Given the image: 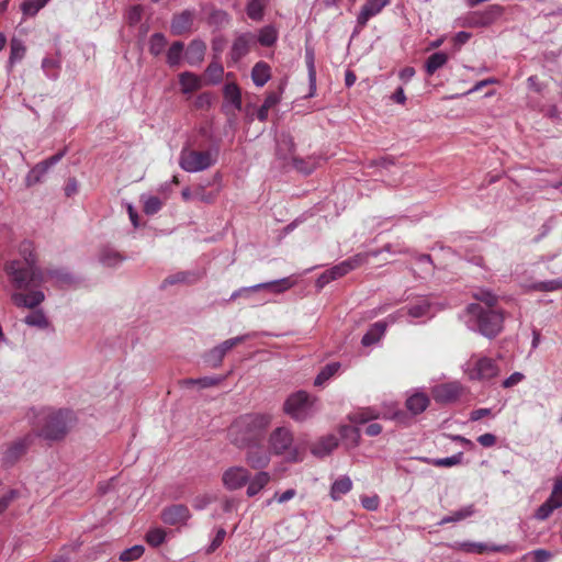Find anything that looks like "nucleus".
I'll return each mask as SVG.
<instances>
[{
    "label": "nucleus",
    "mask_w": 562,
    "mask_h": 562,
    "mask_svg": "<svg viewBox=\"0 0 562 562\" xmlns=\"http://www.w3.org/2000/svg\"><path fill=\"white\" fill-rule=\"evenodd\" d=\"M33 244L23 241L20 245V254L23 261L13 260L5 266V271L12 285L16 290L29 291V293L14 292L11 300L19 307L35 308L44 300L45 295L41 290H32L45 282L43 271L36 266V258L33 254Z\"/></svg>",
    "instance_id": "obj_1"
},
{
    "label": "nucleus",
    "mask_w": 562,
    "mask_h": 562,
    "mask_svg": "<svg viewBox=\"0 0 562 562\" xmlns=\"http://www.w3.org/2000/svg\"><path fill=\"white\" fill-rule=\"evenodd\" d=\"M272 417L251 413L237 417L228 428V439L238 449L263 443Z\"/></svg>",
    "instance_id": "obj_2"
},
{
    "label": "nucleus",
    "mask_w": 562,
    "mask_h": 562,
    "mask_svg": "<svg viewBox=\"0 0 562 562\" xmlns=\"http://www.w3.org/2000/svg\"><path fill=\"white\" fill-rule=\"evenodd\" d=\"M27 419L36 436L45 440L57 441L67 435L72 420V412L68 409L55 411L48 407L32 408L27 413Z\"/></svg>",
    "instance_id": "obj_3"
},
{
    "label": "nucleus",
    "mask_w": 562,
    "mask_h": 562,
    "mask_svg": "<svg viewBox=\"0 0 562 562\" xmlns=\"http://www.w3.org/2000/svg\"><path fill=\"white\" fill-rule=\"evenodd\" d=\"M467 312L470 316V327L477 330L487 338L496 337L503 329L504 315L494 308H484L482 305L472 303L468 305Z\"/></svg>",
    "instance_id": "obj_4"
},
{
    "label": "nucleus",
    "mask_w": 562,
    "mask_h": 562,
    "mask_svg": "<svg viewBox=\"0 0 562 562\" xmlns=\"http://www.w3.org/2000/svg\"><path fill=\"white\" fill-rule=\"evenodd\" d=\"M217 155V148L203 151L183 148L179 156V165L187 172L203 171L215 165Z\"/></svg>",
    "instance_id": "obj_5"
},
{
    "label": "nucleus",
    "mask_w": 562,
    "mask_h": 562,
    "mask_svg": "<svg viewBox=\"0 0 562 562\" xmlns=\"http://www.w3.org/2000/svg\"><path fill=\"white\" fill-rule=\"evenodd\" d=\"M269 449L277 456L288 453V461L297 462L302 460L301 451L293 447L292 431L286 427H278L270 434Z\"/></svg>",
    "instance_id": "obj_6"
},
{
    "label": "nucleus",
    "mask_w": 562,
    "mask_h": 562,
    "mask_svg": "<svg viewBox=\"0 0 562 562\" xmlns=\"http://www.w3.org/2000/svg\"><path fill=\"white\" fill-rule=\"evenodd\" d=\"M315 400L305 391H297L288 396L283 404V411L292 419L304 422L314 414Z\"/></svg>",
    "instance_id": "obj_7"
},
{
    "label": "nucleus",
    "mask_w": 562,
    "mask_h": 562,
    "mask_svg": "<svg viewBox=\"0 0 562 562\" xmlns=\"http://www.w3.org/2000/svg\"><path fill=\"white\" fill-rule=\"evenodd\" d=\"M292 286V282L288 278L273 280L269 282L258 283L251 286L240 288L232 293L231 300H236L239 296L250 297L255 292L261 290H269L273 293H281Z\"/></svg>",
    "instance_id": "obj_8"
},
{
    "label": "nucleus",
    "mask_w": 562,
    "mask_h": 562,
    "mask_svg": "<svg viewBox=\"0 0 562 562\" xmlns=\"http://www.w3.org/2000/svg\"><path fill=\"white\" fill-rule=\"evenodd\" d=\"M411 316L413 318L431 317V303L426 297H420L414 303L402 307L394 315H390L387 319L394 323L397 317Z\"/></svg>",
    "instance_id": "obj_9"
},
{
    "label": "nucleus",
    "mask_w": 562,
    "mask_h": 562,
    "mask_svg": "<svg viewBox=\"0 0 562 562\" xmlns=\"http://www.w3.org/2000/svg\"><path fill=\"white\" fill-rule=\"evenodd\" d=\"M499 373V367L494 359L482 357L477 359L474 367L469 370L471 380L488 381L496 378Z\"/></svg>",
    "instance_id": "obj_10"
},
{
    "label": "nucleus",
    "mask_w": 562,
    "mask_h": 562,
    "mask_svg": "<svg viewBox=\"0 0 562 562\" xmlns=\"http://www.w3.org/2000/svg\"><path fill=\"white\" fill-rule=\"evenodd\" d=\"M560 507H562V479L555 482L551 495L538 507L535 517L538 520H546L554 509Z\"/></svg>",
    "instance_id": "obj_11"
},
{
    "label": "nucleus",
    "mask_w": 562,
    "mask_h": 562,
    "mask_svg": "<svg viewBox=\"0 0 562 562\" xmlns=\"http://www.w3.org/2000/svg\"><path fill=\"white\" fill-rule=\"evenodd\" d=\"M33 442V435L29 434L23 438L16 439L8 446L2 456V462L7 467H11L16 463L22 456L25 454L27 448Z\"/></svg>",
    "instance_id": "obj_12"
},
{
    "label": "nucleus",
    "mask_w": 562,
    "mask_h": 562,
    "mask_svg": "<svg viewBox=\"0 0 562 562\" xmlns=\"http://www.w3.org/2000/svg\"><path fill=\"white\" fill-rule=\"evenodd\" d=\"M250 479L249 471L244 467H231L222 476L223 485L229 491H236L245 486Z\"/></svg>",
    "instance_id": "obj_13"
},
{
    "label": "nucleus",
    "mask_w": 562,
    "mask_h": 562,
    "mask_svg": "<svg viewBox=\"0 0 562 562\" xmlns=\"http://www.w3.org/2000/svg\"><path fill=\"white\" fill-rule=\"evenodd\" d=\"M256 43V36L251 32H245L237 34L229 52V56L233 63H238L249 52L251 46Z\"/></svg>",
    "instance_id": "obj_14"
},
{
    "label": "nucleus",
    "mask_w": 562,
    "mask_h": 562,
    "mask_svg": "<svg viewBox=\"0 0 562 562\" xmlns=\"http://www.w3.org/2000/svg\"><path fill=\"white\" fill-rule=\"evenodd\" d=\"M462 393V386L458 382H449L432 387L431 394L437 403L447 404L456 402Z\"/></svg>",
    "instance_id": "obj_15"
},
{
    "label": "nucleus",
    "mask_w": 562,
    "mask_h": 562,
    "mask_svg": "<svg viewBox=\"0 0 562 562\" xmlns=\"http://www.w3.org/2000/svg\"><path fill=\"white\" fill-rule=\"evenodd\" d=\"M65 154L66 149H63L33 167L26 176V184L33 186L41 182L48 169L56 165L65 156Z\"/></svg>",
    "instance_id": "obj_16"
},
{
    "label": "nucleus",
    "mask_w": 562,
    "mask_h": 562,
    "mask_svg": "<svg viewBox=\"0 0 562 562\" xmlns=\"http://www.w3.org/2000/svg\"><path fill=\"white\" fill-rule=\"evenodd\" d=\"M245 461L254 470H261L270 463V452L265 449L263 445L248 446Z\"/></svg>",
    "instance_id": "obj_17"
},
{
    "label": "nucleus",
    "mask_w": 562,
    "mask_h": 562,
    "mask_svg": "<svg viewBox=\"0 0 562 562\" xmlns=\"http://www.w3.org/2000/svg\"><path fill=\"white\" fill-rule=\"evenodd\" d=\"M191 517L189 508L183 504L168 506L161 512V519L165 524L175 526L184 524Z\"/></svg>",
    "instance_id": "obj_18"
},
{
    "label": "nucleus",
    "mask_w": 562,
    "mask_h": 562,
    "mask_svg": "<svg viewBox=\"0 0 562 562\" xmlns=\"http://www.w3.org/2000/svg\"><path fill=\"white\" fill-rule=\"evenodd\" d=\"M195 19L193 10H183L172 16L170 30L173 35H182L192 31Z\"/></svg>",
    "instance_id": "obj_19"
},
{
    "label": "nucleus",
    "mask_w": 562,
    "mask_h": 562,
    "mask_svg": "<svg viewBox=\"0 0 562 562\" xmlns=\"http://www.w3.org/2000/svg\"><path fill=\"white\" fill-rule=\"evenodd\" d=\"M390 2L391 0H367L357 16L358 27L363 29L368 21L379 14Z\"/></svg>",
    "instance_id": "obj_20"
},
{
    "label": "nucleus",
    "mask_w": 562,
    "mask_h": 562,
    "mask_svg": "<svg viewBox=\"0 0 562 562\" xmlns=\"http://www.w3.org/2000/svg\"><path fill=\"white\" fill-rule=\"evenodd\" d=\"M205 52L206 44L202 40L195 38L188 45L184 58L190 66H198L203 61Z\"/></svg>",
    "instance_id": "obj_21"
},
{
    "label": "nucleus",
    "mask_w": 562,
    "mask_h": 562,
    "mask_svg": "<svg viewBox=\"0 0 562 562\" xmlns=\"http://www.w3.org/2000/svg\"><path fill=\"white\" fill-rule=\"evenodd\" d=\"M276 155L279 159L288 160L292 159V155L295 150V143L293 137L289 133H281L277 136Z\"/></svg>",
    "instance_id": "obj_22"
},
{
    "label": "nucleus",
    "mask_w": 562,
    "mask_h": 562,
    "mask_svg": "<svg viewBox=\"0 0 562 562\" xmlns=\"http://www.w3.org/2000/svg\"><path fill=\"white\" fill-rule=\"evenodd\" d=\"M98 259L102 266L108 268H116L125 261V257L110 246H104L99 250Z\"/></svg>",
    "instance_id": "obj_23"
},
{
    "label": "nucleus",
    "mask_w": 562,
    "mask_h": 562,
    "mask_svg": "<svg viewBox=\"0 0 562 562\" xmlns=\"http://www.w3.org/2000/svg\"><path fill=\"white\" fill-rule=\"evenodd\" d=\"M361 262H362V257L360 255H357L353 258L341 261L340 263L328 269L327 271H328V274L330 277H333V281H334L340 277H344L351 270L356 269L358 266H360Z\"/></svg>",
    "instance_id": "obj_24"
},
{
    "label": "nucleus",
    "mask_w": 562,
    "mask_h": 562,
    "mask_svg": "<svg viewBox=\"0 0 562 562\" xmlns=\"http://www.w3.org/2000/svg\"><path fill=\"white\" fill-rule=\"evenodd\" d=\"M45 276V281L47 278L54 279L58 285H72L79 282V280L71 274L66 269L61 268H54V269H47L45 272H43Z\"/></svg>",
    "instance_id": "obj_25"
},
{
    "label": "nucleus",
    "mask_w": 562,
    "mask_h": 562,
    "mask_svg": "<svg viewBox=\"0 0 562 562\" xmlns=\"http://www.w3.org/2000/svg\"><path fill=\"white\" fill-rule=\"evenodd\" d=\"M271 476L266 471H259L254 477L248 481V487L246 494L248 497L256 496L262 488H265L270 482Z\"/></svg>",
    "instance_id": "obj_26"
},
{
    "label": "nucleus",
    "mask_w": 562,
    "mask_h": 562,
    "mask_svg": "<svg viewBox=\"0 0 562 562\" xmlns=\"http://www.w3.org/2000/svg\"><path fill=\"white\" fill-rule=\"evenodd\" d=\"M271 78L270 66L265 61H258L251 69V79L257 87H263Z\"/></svg>",
    "instance_id": "obj_27"
},
{
    "label": "nucleus",
    "mask_w": 562,
    "mask_h": 562,
    "mask_svg": "<svg viewBox=\"0 0 562 562\" xmlns=\"http://www.w3.org/2000/svg\"><path fill=\"white\" fill-rule=\"evenodd\" d=\"M385 329H386L385 322L374 323L373 325H371L369 330L363 335V337L361 339V344L364 347H369V346L376 344L384 335Z\"/></svg>",
    "instance_id": "obj_28"
},
{
    "label": "nucleus",
    "mask_w": 562,
    "mask_h": 562,
    "mask_svg": "<svg viewBox=\"0 0 562 562\" xmlns=\"http://www.w3.org/2000/svg\"><path fill=\"white\" fill-rule=\"evenodd\" d=\"M179 83L184 94L192 93L202 87L200 77L190 71H184L179 76Z\"/></svg>",
    "instance_id": "obj_29"
},
{
    "label": "nucleus",
    "mask_w": 562,
    "mask_h": 562,
    "mask_svg": "<svg viewBox=\"0 0 562 562\" xmlns=\"http://www.w3.org/2000/svg\"><path fill=\"white\" fill-rule=\"evenodd\" d=\"M199 276L195 272L192 271H179L175 274H171L167 277L161 285L160 289H166L168 285H175L179 283H193L198 280Z\"/></svg>",
    "instance_id": "obj_30"
},
{
    "label": "nucleus",
    "mask_w": 562,
    "mask_h": 562,
    "mask_svg": "<svg viewBox=\"0 0 562 562\" xmlns=\"http://www.w3.org/2000/svg\"><path fill=\"white\" fill-rule=\"evenodd\" d=\"M337 446V438L335 436H327L313 446L312 453L315 457L323 458L329 454Z\"/></svg>",
    "instance_id": "obj_31"
},
{
    "label": "nucleus",
    "mask_w": 562,
    "mask_h": 562,
    "mask_svg": "<svg viewBox=\"0 0 562 562\" xmlns=\"http://www.w3.org/2000/svg\"><path fill=\"white\" fill-rule=\"evenodd\" d=\"M429 405V398L424 393H415L406 401L407 409L414 415L423 413Z\"/></svg>",
    "instance_id": "obj_32"
},
{
    "label": "nucleus",
    "mask_w": 562,
    "mask_h": 562,
    "mask_svg": "<svg viewBox=\"0 0 562 562\" xmlns=\"http://www.w3.org/2000/svg\"><path fill=\"white\" fill-rule=\"evenodd\" d=\"M305 61L308 72L310 94L313 97L316 90V69H315V55L314 49L306 47L305 49Z\"/></svg>",
    "instance_id": "obj_33"
},
{
    "label": "nucleus",
    "mask_w": 562,
    "mask_h": 562,
    "mask_svg": "<svg viewBox=\"0 0 562 562\" xmlns=\"http://www.w3.org/2000/svg\"><path fill=\"white\" fill-rule=\"evenodd\" d=\"M352 487V482L349 476H340L337 479L330 488V496L333 499L337 501L342 495L347 494Z\"/></svg>",
    "instance_id": "obj_34"
},
{
    "label": "nucleus",
    "mask_w": 562,
    "mask_h": 562,
    "mask_svg": "<svg viewBox=\"0 0 562 562\" xmlns=\"http://www.w3.org/2000/svg\"><path fill=\"white\" fill-rule=\"evenodd\" d=\"M448 61V55L443 52L431 54L425 64L426 72L434 75L439 68L445 66Z\"/></svg>",
    "instance_id": "obj_35"
},
{
    "label": "nucleus",
    "mask_w": 562,
    "mask_h": 562,
    "mask_svg": "<svg viewBox=\"0 0 562 562\" xmlns=\"http://www.w3.org/2000/svg\"><path fill=\"white\" fill-rule=\"evenodd\" d=\"M475 513L474 505H468L459 510L453 512L451 515L445 516L439 522V526H443L449 522H458L468 517H471Z\"/></svg>",
    "instance_id": "obj_36"
},
{
    "label": "nucleus",
    "mask_w": 562,
    "mask_h": 562,
    "mask_svg": "<svg viewBox=\"0 0 562 562\" xmlns=\"http://www.w3.org/2000/svg\"><path fill=\"white\" fill-rule=\"evenodd\" d=\"M184 44L180 41L173 42L167 50V64L170 67H178L183 57Z\"/></svg>",
    "instance_id": "obj_37"
},
{
    "label": "nucleus",
    "mask_w": 562,
    "mask_h": 562,
    "mask_svg": "<svg viewBox=\"0 0 562 562\" xmlns=\"http://www.w3.org/2000/svg\"><path fill=\"white\" fill-rule=\"evenodd\" d=\"M278 40V30L273 25H266L260 29L257 41L260 45L270 47L276 44Z\"/></svg>",
    "instance_id": "obj_38"
},
{
    "label": "nucleus",
    "mask_w": 562,
    "mask_h": 562,
    "mask_svg": "<svg viewBox=\"0 0 562 562\" xmlns=\"http://www.w3.org/2000/svg\"><path fill=\"white\" fill-rule=\"evenodd\" d=\"M24 323L29 326L37 327L40 329H47L50 327V323L42 310L34 311L25 316Z\"/></svg>",
    "instance_id": "obj_39"
},
{
    "label": "nucleus",
    "mask_w": 562,
    "mask_h": 562,
    "mask_svg": "<svg viewBox=\"0 0 562 562\" xmlns=\"http://www.w3.org/2000/svg\"><path fill=\"white\" fill-rule=\"evenodd\" d=\"M291 160L294 169L306 176L311 175L317 167V159L315 158L292 157Z\"/></svg>",
    "instance_id": "obj_40"
},
{
    "label": "nucleus",
    "mask_w": 562,
    "mask_h": 562,
    "mask_svg": "<svg viewBox=\"0 0 562 562\" xmlns=\"http://www.w3.org/2000/svg\"><path fill=\"white\" fill-rule=\"evenodd\" d=\"M462 459H463V453L458 452V453H456L451 457H447V458H437V459L423 458L422 460L427 462L428 464H431L435 467L450 468V467L460 464Z\"/></svg>",
    "instance_id": "obj_41"
},
{
    "label": "nucleus",
    "mask_w": 562,
    "mask_h": 562,
    "mask_svg": "<svg viewBox=\"0 0 562 562\" xmlns=\"http://www.w3.org/2000/svg\"><path fill=\"white\" fill-rule=\"evenodd\" d=\"M481 25L487 26L502 15V7L497 4L490 5L484 11H479Z\"/></svg>",
    "instance_id": "obj_42"
},
{
    "label": "nucleus",
    "mask_w": 562,
    "mask_h": 562,
    "mask_svg": "<svg viewBox=\"0 0 562 562\" xmlns=\"http://www.w3.org/2000/svg\"><path fill=\"white\" fill-rule=\"evenodd\" d=\"M340 368V363L331 362L326 364L314 380V384L316 386H322L326 381H328Z\"/></svg>",
    "instance_id": "obj_43"
},
{
    "label": "nucleus",
    "mask_w": 562,
    "mask_h": 562,
    "mask_svg": "<svg viewBox=\"0 0 562 562\" xmlns=\"http://www.w3.org/2000/svg\"><path fill=\"white\" fill-rule=\"evenodd\" d=\"M457 548L467 553L482 554L485 552H490L491 546L483 542L464 541L457 543Z\"/></svg>",
    "instance_id": "obj_44"
},
{
    "label": "nucleus",
    "mask_w": 562,
    "mask_h": 562,
    "mask_svg": "<svg viewBox=\"0 0 562 562\" xmlns=\"http://www.w3.org/2000/svg\"><path fill=\"white\" fill-rule=\"evenodd\" d=\"M224 95L227 100H229L233 105L240 110L241 108V94L238 86L236 83H226L224 86Z\"/></svg>",
    "instance_id": "obj_45"
},
{
    "label": "nucleus",
    "mask_w": 562,
    "mask_h": 562,
    "mask_svg": "<svg viewBox=\"0 0 562 562\" xmlns=\"http://www.w3.org/2000/svg\"><path fill=\"white\" fill-rule=\"evenodd\" d=\"M49 0H26L21 4V11L24 16H35Z\"/></svg>",
    "instance_id": "obj_46"
},
{
    "label": "nucleus",
    "mask_w": 562,
    "mask_h": 562,
    "mask_svg": "<svg viewBox=\"0 0 562 562\" xmlns=\"http://www.w3.org/2000/svg\"><path fill=\"white\" fill-rule=\"evenodd\" d=\"M265 4L262 0H250L247 4L246 12L252 21H261L263 18Z\"/></svg>",
    "instance_id": "obj_47"
},
{
    "label": "nucleus",
    "mask_w": 562,
    "mask_h": 562,
    "mask_svg": "<svg viewBox=\"0 0 562 562\" xmlns=\"http://www.w3.org/2000/svg\"><path fill=\"white\" fill-rule=\"evenodd\" d=\"M224 74L223 66L217 61H212L209 64L205 76L209 79V82L212 85H216L222 80V76Z\"/></svg>",
    "instance_id": "obj_48"
},
{
    "label": "nucleus",
    "mask_w": 562,
    "mask_h": 562,
    "mask_svg": "<svg viewBox=\"0 0 562 562\" xmlns=\"http://www.w3.org/2000/svg\"><path fill=\"white\" fill-rule=\"evenodd\" d=\"M167 45V40L164 34L161 33H154L150 36L149 41V52L150 54L158 56L160 55Z\"/></svg>",
    "instance_id": "obj_49"
},
{
    "label": "nucleus",
    "mask_w": 562,
    "mask_h": 562,
    "mask_svg": "<svg viewBox=\"0 0 562 562\" xmlns=\"http://www.w3.org/2000/svg\"><path fill=\"white\" fill-rule=\"evenodd\" d=\"M25 46L22 41L13 38L10 44V57L9 63L13 65L16 61H20L25 55Z\"/></svg>",
    "instance_id": "obj_50"
},
{
    "label": "nucleus",
    "mask_w": 562,
    "mask_h": 562,
    "mask_svg": "<svg viewBox=\"0 0 562 562\" xmlns=\"http://www.w3.org/2000/svg\"><path fill=\"white\" fill-rule=\"evenodd\" d=\"M209 24L215 25L216 27H223L231 21L229 14L221 9H214L209 15Z\"/></svg>",
    "instance_id": "obj_51"
},
{
    "label": "nucleus",
    "mask_w": 562,
    "mask_h": 562,
    "mask_svg": "<svg viewBox=\"0 0 562 562\" xmlns=\"http://www.w3.org/2000/svg\"><path fill=\"white\" fill-rule=\"evenodd\" d=\"M223 378L220 376H203L199 379H187L183 381L184 385H199L202 389L217 385Z\"/></svg>",
    "instance_id": "obj_52"
},
{
    "label": "nucleus",
    "mask_w": 562,
    "mask_h": 562,
    "mask_svg": "<svg viewBox=\"0 0 562 562\" xmlns=\"http://www.w3.org/2000/svg\"><path fill=\"white\" fill-rule=\"evenodd\" d=\"M473 297L486 304L485 308H493L497 303V296L487 289H479L473 293Z\"/></svg>",
    "instance_id": "obj_53"
},
{
    "label": "nucleus",
    "mask_w": 562,
    "mask_h": 562,
    "mask_svg": "<svg viewBox=\"0 0 562 562\" xmlns=\"http://www.w3.org/2000/svg\"><path fill=\"white\" fill-rule=\"evenodd\" d=\"M552 553L546 549H537L528 552L522 557V562H548L551 560Z\"/></svg>",
    "instance_id": "obj_54"
},
{
    "label": "nucleus",
    "mask_w": 562,
    "mask_h": 562,
    "mask_svg": "<svg viewBox=\"0 0 562 562\" xmlns=\"http://www.w3.org/2000/svg\"><path fill=\"white\" fill-rule=\"evenodd\" d=\"M210 183H207V186ZM205 188H206V184H201V183L198 184L193 189V199L201 201L203 203H209V204L213 203L216 198V193L215 192H206Z\"/></svg>",
    "instance_id": "obj_55"
},
{
    "label": "nucleus",
    "mask_w": 562,
    "mask_h": 562,
    "mask_svg": "<svg viewBox=\"0 0 562 562\" xmlns=\"http://www.w3.org/2000/svg\"><path fill=\"white\" fill-rule=\"evenodd\" d=\"M379 417V414L371 408L362 409L360 412H356L350 416V420L355 424H366L372 419Z\"/></svg>",
    "instance_id": "obj_56"
},
{
    "label": "nucleus",
    "mask_w": 562,
    "mask_h": 562,
    "mask_svg": "<svg viewBox=\"0 0 562 562\" xmlns=\"http://www.w3.org/2000/svg\"><path fill=\"white\" fill-rule=\"evenodd\" d=\"M531 288L536 291L541 292H552L562 289V280L554 279L549 281H540L536 282L531 285Z\"/></svg>",
    "instance_id": "obj_57"
},
{
    "label": "nucleus",
    "mask_w": 562,
    "mask_h": 562,
    "mask_svg": "<svg viewBox=\"0 0 562 562\" xmlns=\"http://www.w3.org/2000/svg\"><path fill=\"white\" fill-rule=\"evenodd\" d=\"M224 357L225 355L223 353V351L220 350L217 347H214L213 349L205 353L204 362L212 368H217L221 366Z\"/></svg>",
    "instance_id": "obj_58"
},
{
    "label": "nucleus",
    "mask_w": 562,
    "mask_h": 562,
    "mask_svg": "<svg viewBox=\"0 0 562 562\" xmlns=\"http://www.w3.org/2000/svg\"><path fill=\"white\" fill-rule=\"evenodd\" d=\"M144 551H145V549L143 546H140V544L133 546L132 548L124 550L120 554V560L123 562H131V561L137 560L143 555Z\"/></svg>",
    "instance_id": "obj_59"
},
{
    "label": "nucleus",
    "mask_w": 562,
    "mask_h": 562,
    "mask_svg": "<svg viewBox=\"0 0 562 562\" xmlns=\"http://www.w3.org/2000/svg\"><path fill=\"white\" fill-rule=\"evenodd\" d=\"M162 202L157 196H147L144 199V212L147 215H154L160 211Z\"/></svg>",
    "instance_id": "obj_60"
},
{
    "label": "nucleus",
    "mask_w": 562,
    "mask_h": 562,
    "mask_svg": "<svg viewBox=\"0 0 562 562\" xmlns=\"http://www.w3.org/2000/svg\"><path fill=\"white\" fill-rule=\"evenodd\" d=\"M250 337H251L250 334L240 335V336H237L234 338H229V339L223 341L222 344L217 345L216 347L220 350H222L224 355H226L227 351L233 349L235 346L244 342L245 340H247Z\"/></svg>",
    "instance_id": "obj_61"
},
{
    "label": "nucleus",
    "mask_w": 562,
    "mask_h": 562,
    "mask_svg": "<svg viewBox=\"0 0 562 562\" xmlns=\"http://www.w3.org/2000/svg\"><path fill=\"white\" fill-rule=\"evenodd\" d=\"M166 538V532L160 528L150 529L146 535V541L151 547L160 546Z\"/></svg>",
    "instance_id": "obj_62"
},
{
    "label": "nucleus",
    "mask_w": 562,
    "mask_h": 562,
    "mask_svg": "<svg viewBox=\"0 0 562 562\" xmlns=\"http://www.w3.org/2000/svg\"><path fill=\"white\" fill-rule=\"evenodd\" d=\"M340 435L342 438L350 440L355 446L359 443L360 430L355 426H342L340 428Z\"/></svg>",
    "instance_id": "obj_63"
},
{
    "label": "nucleus",
    "mask_w": 562,
    "mask_h": 562,
    "mask_svg": "<svg viewBox=\"0 0 562 562\" xmlns=\"http://www.w3.org/2000/svg\"><path fill=\"white\" fill-rule=\"evenodd\" d=\"M18 497L15 490L9 491L0 497V515L9 507V505Z\"/></svg>",
    "instance_id": "obj_64"
}]
</instances>
